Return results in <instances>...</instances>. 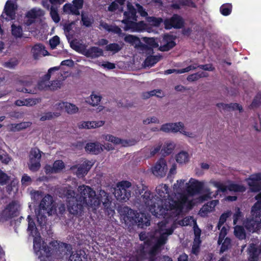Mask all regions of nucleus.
Returning <instances> with one entry per match:
<instances>
[{
  "label": "nucleus",
  "mask_w": 261,
  "mask_h": 261,
  "mask_svg": "<svg viewBox=\"0 0 261 261\" xmlns=\"http://www.w3.org/2000/svg\"><path fill=\"white\" fill-rule=\"evenodd\" d=\"M124 39L126 42L130 44L135 47H138L141 43L139 38L132 35H126Z\"/></svg>",
  "instance_id": "a18cd8bd"
},
{
  "label": "nucleus",
  "mask_w": 261,
  "mask_h": 261,
  "mask_svg": "<svg viewBox=\"0 0 261 261\" xmlns=\"http://www.w3.org/2000/svg\"><path fill=\"white\" fill-rule=\"evenodd\" d=\"M50 245L54 247L58 246V251H64L66 253L67 251L69 252L71 249L70 245L62 243H59L57 241L53 242L50 243Z\"/></svg>",
  "instance_id": "c03bdc74"
},
{
  "label": "nucleus",
  "mask_w": 261,
  "mask_h": 261,
  "mask_svg": "<svg viewBox=\"0 0 261 261\" xmlns=\"http://www.w3.org/2000/svg\"><path fill=\"white\" fill-rule=\"evenodd\" d=\"M168 170L166 161L161 159L151 168V171L153 175L158 177L164 176Z\"/></svg>",
  "instance_id": "4be33fe9"
},
{
  "label": "nucleus",
  "mask_w": 261,
  "mask_h": 261,
  "mask_svg": "<svg viewBox=\"0 0 261 261\" xmlns=\"http://www.w3.org/2000/svg\"><path fill=\"white\" fill-rule=\"evenodd\" d=\"M231 215V212L227 211L223 213L220 217L217 228L220 230L221 226L226 222L227 219Z\"/></svg>",
  "instance_id": "8fccbe9b"
},
{
  "label": "nucleus",
  "mask_w": 261,
  "mask_h": 261,
  "mask_svg": "<svg viewBox=\"0 0 261 261\" xmlns=\"http://www.w3.org/2000/svg\"><path fill=\"white\" fill-rule=\"evenodd\" d=\"M222 246L220 249L221 252H223L229 248L231 246V240L228 238H226L224 241L221 243Z\"/></svg>",
  "instance_id": "13d9d810"
},
{
  "label": "nucleus",
  "mask_w": 261,
  "mask_h": 261,
  "mask_svg": "<svg viewBox=\"0 0 261 261\" xmlns=\"http://www.w3.org/2000/svg\"><path fill=\"white\" fill-rule=\"evenodd\" d=\"M12 34L16 38L21 37L22 35V29L19 25H12Z\"/></svg>",
  "instance_id": "603ef678"
},
{
  "label": "nucleus",
  "mask_w": 261,
  "mask_h": 261,
  "mask_svg": "<svg viewBox=\"0 0 261 261\" xmlns=\"http://www.w3.org/2000/svg\"><path fill=\"white\" fill-rule=\"evenodd\" d=\"M234 233L236 237L239 239H243L246 236L243 228L240 226H236L234 227Z\"/></svg>",
  "instance_id": "5fc2aeb1"
},
{
  "label": "nucleus",
  "mask_w": 261,
  "mask_h": 261,
  "mask_svg": "<svg viewBox=\"0 0 261 261\" xmlns=\"http://www.w3.org/2000/svg\"><path fill=\"white\" fill-rule=\"evenodd\" d=\"M59 70V67H54L50 68L46 74H45L43 79L38 84V88L41 90H47L48 89V85H50V82L49 80L54 76L55 71H58Z\"/></svg>",
  "instance_id": "b1692460"
},
{
  "label": "nucleus",
  "mask_w": 261,
  "mask_h": 261,
  "mask_svg": "<svg viewBox=\"0 0 261 261\" xmlns=\"http://www.w3.org/2000/svg\"><path fill=\"white\" fill-rule=\"evenodd\" d=\"M42 4L44 7L48 10H50V16L54 21H55L56 23L60 21V19L57 10L53 7H50V4L48 3L47 1H42Z\"/></svg>",
  "instance_id": "c9c22d12"
},
{
  "label": "nucleus",
  "mask_w": 261,
  "mask_h": 261,
  "mask_svg": "<svg viewBox=\"0 0 261 261\" xmlns=\"http://www.w3.org/2000/svg\"><path fill=\"white\" fill-rule=\"evenodd\" d=\"M130 186V182L127 181L118 182L114 192V195L116 199L122 201L127 200L130 196V191L128 190Z\"/></svg>",
  "instance_id": "4468645a"
},
{
  "label": "nucleus",
  "mask_w": 261,
  "mask_h": 261,
  "mask_svg": "<svg viewBox=\"0 0 261 261\" xmlns=\"http://www.w3.org/2000/svg\"><path fill=\"white\" fill-rule=\"evenodd\" d=\"M164 24L166 29H171L172 28H180L183 25L184 21L180 16L174 15L170 19L165 20Z\"/></svg>",
  "instance_id": "a878e982"
},
{
  "label": "nucleus",
  "mask_w": 261,
  "mask_h": 261,
  "mask_svg": "<svg viewBox=\"0 0 261 261\" xmlns=\"http://www.w3.org/2000/svg\"><path fill=\"white\" fill-rule=\"evenodd\" d=\"M40 101V99L38 98H26L22 100H17L15 102V104L19 107H31L38 103Z\"/></svg>",
  "instance_id": "72a5a7b5"
},
{
  "label": "nucleus",
  "mask_w": 261,
  "mask_h": 261,
  "mask_svg": "<svg viewBox=\"0 0 261 261\" xmlns=\"http://www.w3.org/2000/svg\"><path fill=\"white\" fill-rule=\"evenodd\" d=\"M92 165L91 162L84 161L81 164L72 166L70 169L79 177H82L87 173Z\"/></svg>",
  "instance_id": "aec40b11"
},
{
  "label": "nucleus",
  "mask_w": 261,
  "mask_h": 261,
  "mask_svg": "<svg viewBox=\"0 0 261 261\" xmlns=\"http://www.w3.org/2000/svg\"><path fill=\"white\" fill-rule=\"evenodd\" d=\"M147 20L149 24L154 27L159 26L162 22V19L161 18H156L153 17H148L147 18Z\"/></svg>",
  "instance_id": "bf43d9fd"
},
{
  "label": "nucleus",
  "mask_w": 261,
  "mask_h": 261,
  "mask_svg": "<svg viewBox=\"0 0 261 261\" xmlns=\"http://www.w3.org/2000/svg\"><path fill=\"white\" fill-rule=\"evenodd\" d=\"M75 49L82 55L92 59L102 56L103 54L102 49L95 46L86 48L84 45L80 44L77 45Z\"/></svg>",
  "instance_id": "f3484780"
},
{
  "label": "nucleus",
  "mask_w": 261,
  "mask_h": 261,
  "mask_svg": "<svg viewBox=\"0 0 261 261\" xmlns=\"http://www.w3.org/2000/svg\"><path fill=\"white\" fill-rule=\"evenodd\" d=\"M20 209V204L18 201L10 202L0 213V222H4L16 216Z\"/></svg>",
  "instance_id": "9b49d317"
},
{
  "label": "nucleus",
  "mask_w": 261,
  "mask_h": 261,
  "mask_svg": "<svg viewBox=\"0 0 261 261\" xmlns=\"http://www.w3.org/2000/svg\"><path fill=\"white\" fill-rule=\"evenodd\" d=\"M65 167L63 162L61 160L55 161L51 167L50 165H46L44 169L46 173H58L60 172Z\"/></svg>",
  "instance_id": "7c9ffc66"
},
{
  "label": "nucleus",
  "mask_w": 261,
  "mask_h": 261,
  "mask_svg": "<svg viewBox=\"0 0 261 261\" xmlns=\"http://www.w3.org/2000/svg\"><path fill=\"white\" fill-rule=\"evenodd\" d=\"M175 147L174 144L170 141L166 142L162 149L161 152L163 154H169L171 153Z\"/></svg>",
  "instance_id": "49530a36"
},
{
  "label": "nucleus",
  "mask_w": 261,
  "mask_h": 261,
  "mask_svg": "<svg viewBox=\"0 0 261 261\" xmlns=\"http://www.w3.org/2000/svg\"><path fill=\"white\" fill-rule=\"evenodd\" d=\"M235 213L233 215V224L236 225L238 220L242 218V215L239 208L237 207L234 210Z\"/></svg>",
  "instance_id": "0e129e2a"
},
{
  "label": "nucleus",
  "mask_w": 261,
  "mask_h": 261,
  "mask_svg": "<svg viewBox=\"0 0 261 261\" xmlns=\"http://www.w3.org/2000/svg\"><path fill=\"white\" fill-rule=\"evenodd\" d=\"M17 8V5L15 1L8 0L5 5L2 16L7 20L14 19Z\"/></svg>",
  "instance_id": "6ab92c4d"
},
{
  "label": "nucleus",
  "mask_w": 261,
  "mask_h": 261,
  "mask_svg": "<svg viewBox=\"0 0 261 261\" xmlns=\"http://www.w3.org/2000/svg\"><path fill=\"white\" fill-rule=\"evenodd\" d=\"M105 122L102 120L82 121L78 124V127L80 128L91 129L101 127L103 126Z\"/></svg>",
  "instance_id": "2f4dec72"
},
{
  "label": "nucleus",
  "mask_w": 261,
  "mask_h": 261,
  "mask_svg": "<svg viewBox=\"0 0 261 261\" xmlns=\"http://www.w3.org/2000/svg\"><path fill=\"white\" fill-rule=\"evenodd\" d=\"M127 11L124 13V18L122 21V22L125 24L124 30L132 32H140L145 30L149 32L146 24L143 21L136 22V9L133 7L130 3H127Z\"/></svg>",
  "instance_id": "423d86ee"
},
{
  "label": "nucleus",
  "mask_w": 261,
  "mask_h": 261,
  "mask_svg": "<svg viewBox=\"0 0 261 261\" xmlns=\"http://www.w3.org/2000/svg\"><path fill=\"white\" fill-rule=\"evenodd\" d=\"M66 198L68 210L70 213L77 214L82 207H86L90 211H94L98 207L100 201L108 210L109 215H113L114 210L110 208L111 202L107 193L103 190H99L98 196L89 186L82 185L79 186L77 193L73 191L70 187L64 190L61 193Z\"/></svg>",
  "instance_id": "f257e3e1"
},
{
  "label": "nucleus",
  "mask_w": 261,
  "mask_h": 261,
  "mask_svg": "<svg viewBox=\"0 0 261 261\" xmlns=\"http://www.w3.org/2000/svg\"><path fill=\"white\" fill-rule=\"evenodd\" d=\"M210 183L218 189V191L225 192L229 190L234 192H243L246 190L244 186L236 184L230 181L223 183L220 181L211 180Z\"/></svg>",
  "instance_id": "2eb2a0df"
},
{
  "label": "nucleus",
  "mask_w": 261,
  "mask_h": 261,
  "mask_svg": "<svg viewBox=\"0 0 261 261\" xmlns=\"http://www.w3.org/2000/svg\"><path fill=\"white\" fill-rule=\"evenodd\" d=\"M200 243V240L198 239V238L197 239H194L192 249V252L193 253L196 254L198 252Z\"/></svg>",
  "instance_id": "69168bd1"
},
{
  "label": "nucleus",
  "mask_w": 261,
  "mask_h": 261,
  "mask_svg": "<svg viewBox=\"0 0 261 261\" xmlns=\"http://www.w3.org/2000/svg\"><path fill=\"white\" fill-rule=\"evenodd\" d=\"M175 38L173 36L166 35L161 41L160 50L161 51H168L175 45Z\"/></svg>",
  "instance_id": "bb28decb"
},
{
  "label": "nucleus",
  "mask_w": 261,
  "mask_h": 261,
  "mask_svg": "<svg viewBox=\"0 0 261 261\" xmlns=\"http://www.w3.org/2000/svg\"><path fill=\"white\" fill-rule=\"evenodd\" d=\"M101 99V97L100 94L98 93H96L95 92H93L89 98H88L86 101L89 103L90 105L95 106L98 105L99 102L100 101Z\"/></svg>",
  "instance_id": "37998d69"
},
{
  "label": "nucleus",
  "mask_w": 261,
  "mask_h": 261,
  "mask_svg": "<svg viewBox=\"0 0 261 261\" xmlns=\"http://www.w3.org/2000/svg\"><path fill=\"white\" fill-rule=\"evenodd\" d=\"M164 94L162 91L159 90H154L150 92H147L143 94V97L144 98H148L151 96L155 95L158 97H162Z\"/></svg>",
  "instance_id": "6e6d98bb"
},
{
  "label": "nucleus",
  "mask_w": 261,
  "mask_h": 261,
  "mask_svg": "<svg viewBox=\"0 0 261 261\" xmlns=\"http://www.w3.org/2000/svg\"><path fill=\"white\" fill-rule=\"evenodd\" d=\"M144 194L140 200L143 206L156 217H163L164 220H172L175 222L176 200L169 187L166 184H160L156 188V195L154 197L147 188L143 189Z\"/></svg>",
  "instance_id": "f03ea898"
},
{
  "label": "nucleus",
  "mask_w": 261,
  "mask_h": 261,
  "mask_svg": "<svg viewBox=\"0 0 261 261\" xmlns=\"http://www.w3.org/2000/svg\"><path fill=\"white\" fill-rule=\"evenodd\" d=\"M121 219L125 224H138V226L143 227L149 225V219L143 213L136 214L134 211L127 206L121 207L119 210Z\"/></svg>",
  "instance_id": "0eeeda50"
},
{
  "label": "nucleus",
  "mask_w": 261,
  "mask_h": 261,
  "mask_svg": "<svg viewBox=\"0 0 261 261\" xmlns=\"http://www.w3.org/2000/svg\"><path fill=\"white\" fill-rule=\"evenodd\" d=\"M101 138L105 141L112 142L115 145H120L121 146L127 147L135 145L139 140L134 139L129 140H122L118 137L110 134H103Z\"/></svg>",
  "instance_id": "a211bd4d"
},
{
  "label": "nucleus",
  "mask_w": 261,
  "mask_h": 261,
  "mask_svg": "<svg viewBox=\"0 0 261 261\" xmlns=\"http://www.w3.org/2000/svg\"><path fill=\"white\" fill-rule=\"evenodd\" d=\"M160 59V57L156 56H149L145 61V65L147 66H152L154 64L157 63Z\"/></svg>",
  "instance_id": "864d4df0"
},
{
  "label": "nucleus",
  "mask_w": 261,
  "mask_h": 261,
  "mask_svg": "<svg viewBox=\"0 0 261 261\" xmlns=\"http://www.w3.org/2000/svg\"><path fill=\"white\" fill-rule=\"evenodd\" d=\"M125 0H116L109 7L110 11H118L122 12L123 10V6Z\"/></svg>",
  "instance_id": "ea45409f"
},
{
  "label": "nucleus",
  "mask_w": 261,
  "mask_h": 261,
  "mask_svg": "<svg viewBox=\"0 0 261 261\" xmlns=\"http://www.w3.org/2000/svg\"><path fill=\"white\" fill-rule=\"evenodd\" d=\"M20 209V204L18 201L10 202L0 213V222H4L16 216Z\"/></svg>",
  "instance_id": "f8f14e48"
},
{
  "label": "nucleus",
  "mask_w": 261,
  "mask_h": 261,
  "mask_svg": "<svg viewBox=\"0 0 261 261\" xmlns=\"http://www.w3.org/2000/svg\"><path fill=\"white\" fill-rule=\"evenodd\" d=\"M82 20L83 24L86 27H89L92 24L93 20L87 15L82 13Z\"/></svg>",
  "instance_id": "338daca9"
},
{
  "label": "nucleus",
  "mask_w": 261,
  "mask_h": 261,
  "mask_svg": "<svg viewBox=\"0 0 261 261\" xmlns=\"http://www.w3.org/2000/svg\"><path fill=\"white\" fill-rule=\"evenodd\" d=\"M20 209V204L18 201L10 202L0 213V222H4L16 216Z\"/></svg>",
  "instance_id": "ddd939ff"
},
{
  "label": "nucleus",
  "mask_w": 261,
  "mask_h": 261,
  "mask_svg": "<svg viewBox=\"0 0 261 261\" xmlns=\"http://www.w3.org/2000/svg\"><path fill=\"white\" fill-rule=\"evenodd\" d=\"M257 202L251 210L252 218L247 219L244 225L250 232H255L261 228V193L256 197Z\"/></svg>",
  "instance_id": "6e6552de"
},
{
  "label": "nucleus",
  "mask_w": 261,
  "mask_h": 261,
  "mask_svg": "<svg viewBox=\"0 0 261 261\" xmlns=\"http://www.w3.org/2000/svg\"><path fill=\"white\" fill-rule=\"evenodd\" d=\"M179 4H173L172 7L174 9H179L180 6H186L190 7H195L194 3L192 0H177Z\"/></svg>",
  "instance_id": "de8ad7c7"
},
{
  "label": "nucleus",
  "mask_w": 261,
  "mask_h": 261,
  "mask_svg": "<svg viewBox=\"0 0 261 261\" xmlns=\"http://www.w3.org/2000/svg\"><path fill=\"white\" fill-rule=\"evenodd\" d=\"M227 229L225 226L222 227V228L220 229V232L218 241V244L219 245H220L223 241L224 238L227 233Z\"/></svg>",
  "instance_id": "e2e57ef3"
},
{
  "label": "nucleus",
  "mask_w": 261,
  "mask_h": 261,
  "mask_svg": "<svg viewBox=\"0 0 261 261\" xmlns=\"http://www.w3.org/2000/svg\"><path fill=\"white\" fill-rule=\"evenodd\" d=\"M246 181L252 192L259 191L261 189V172L252 174Z\"/></svg>",
  "instance_id": "412c9836"
},
{
  "label": "nucleus",
  "mask_w": 261,
  "mask_h": 261,
  "mask_svg": "<svg viewBox=\"0 0 261 261\" xmlns=\"http://www.w3.org/2000/svg\"><path fill=\"white\" fill-rule=\"evenodd\" d=\"M54 73L55 74L52 77H57L58 80L50 82V85L48 86V89L50 90H56L60 88L62 85V81L65 79V76H64L62 73L58 72V71H55Z\"/></svg>",
  "instance_id": "c85d7f7f"
},
{
  "label": "nucleus",
  "mask_w": 261,
  "mask_h": 261,
  "mask_svg": "<svg viewBox=\"0 0 261 261\" xmlns=\"http://www.w3.org/2000/svg\"><path fill=\"white\" fill-rule=\"evenodd\" d=\"M204 182L191 178L188 181L185 179L177 180L173 185L174 200H176V214H181L191 210L194 205L202 202L215 196V194L209 190H206V194L199 196L195 195L202 189Z\"/></svg>",
  "instance_id": "7ed1b4c3"
},
{
  "label": "nucleus",
  "mask_w": 261,
  "mask_h": 261,
  "mask_svg": "<svg viewBox=\"0 0 261 261\" xmlns=\"http://www.w3.org/2000/svg\"><path fill=\"white\" fill-rule=\"evenodd\" d=\"M176 222L172 220H163L159 222L153 234L147 237L145 232L139 234L141 240H144L145 247L148 248V255L151 260H153L154 256L161 250L162 247L166 243L168 238L172 234L175 228Z\"/></svg>",
  "instance_id": "20e7f679"
},
{
  "label": "nucleus",
  "mask_w": 261,
  "mask_h": 261,
  "mask_svg": "<svg viewBox=\"0 0 261 261\" xmlns=\"http://www.w3.org/2000/svg\"><path fill=\"white\" fill-rule=\"evenodd\" d=\"M85 149L87 152L97 154L103 151L102 146L98 142L87 143Z\"/></svg>",
  "instance_id": "473e14b6"
},
{
  "label": "nucleus",
  "mask_w": 261,
  "mask_h": 261,
  "mask_svg": "<svg viewBox=\"0 0 261 261\" xmlns=\"http://www.w3.org/2000/svg\"><path fill=\"white\" fill-rule=\"evenodd\" d=\"M217 106L221 110H238L239 111V112H241L242 110V107L237 103H230L228 105L223 103H218Z\"/></svg>",
  "instance_id": "4c0bfd02"
},
{
  "label": "nucleus",
  "mask_w": 261,
  "mask_h": 261,
  "mask_svg": "<svg viewBox=\"0 0 261 261\" xmlns=\"http://www.w3.org/2000/svg\"><path fill=\"white\" fill-rule=\"evenodd\" d=\"M53 202L52 197L48 195L45 196L42 200L39 210L36 212L38 221L40 225H43L45 222V217L44 216L45 214L51 215L55 213V209Z\"/></svg>",
  "instance_id": "1a4fd4ad"
},
{
  "label": "nucleus",
  "mask_w": 261,
  "mask_h": 261,
  "mask_svg": "<svg viewBox=\"0 0 261 261\" xmlns=\"http://www.w3.org/2000/svg\"><path fill=\"white\" fill-rule=\"evenodd\" d=\"M60 115V113H52L51 112H47V113L44 114L41 116V117L40 118V120L42 121H44L46 120L53 118L54 117H58Z\"/></svg>",
  "instance_id": "052dcab7"
},
{
  "label": "nucleus",
  "mask_w": 261,
  "mask_h": 261,
  "mask_svg": "<svg viewBox=\"0 0 261 261\" xmlns=\"http://www.w3.org/2000/svg\"><path fill=\"white\" fill-rule=\"evenodd\" d=\"M219 203L218 200H214L204 204L199 212L201 217L206 216L209 213L215 210V207Z\"/></svg>",
  "instance_id": "cd10ccee"
},
{
  "label": "nucleus",
  "mask_w": 261,
  "mask_h": 261,
  "mask_svg": "<svg viewBox=\"0 0 261 261\" xmlns=\"http://www.w3.org/2000/svg\"><path fill=\"white\" fill-rule=\"evenodd\" d=\"M190 157L188 153L186 151H182L176 155L175 160L176 162L180 164H186L189 161Z\"/></svg>",
  "instance_id": "58836bf2"
},
{
  "label": "nucleus",
  "mask_w": 261,
  "mask_h": 261,
  "mask_svg": "<svg viewBox=\"0 0 261 261\" xmlns=\"http://www.w3.org/2000/svg\"><path fill=\"white\" fill-rule=\"evenodd\" d=\"M145 42L150 46V47H156L159 46L158 42L153 38H144Z\"/></svg>",
  "instance_id": "774afa93"
},
{
  "label": "nucleus",
  "mask_w": 261,
  "mask_h": 261,
  "mask_svg": "<svg viewBox=\"0 0 261 261\" xmlns=\"http://www.w3.org/2000/svg\"><path fill=\"white\" fill-rule=\"evenodd\" d=\"M196 68V66H189L186 68L180 69V70H177V69H168V70L165 71V74H171L172 73H177V74L183 73L185 72H188L192 69H195Z\"/></svg>",
  "instance_id": "09e8293b"
},
{
  "label": "nucleus",
  "mask_w": 261,
  "mask_h": 261,
  "mask_svg": "<svg viewBox=\"0 0 261 261\" xmlns=\"http://www.w3.org/2000/svg\"><path fill=\"white\" fill-rule=\"evenodd\" d=\"M122 47V44L119 45L117 43H111L106 46V50L112 52L113 54H115L120 50Z\"/></svg>",
  "instance_id": "3c124183"
},
{
  "label": "nucleus",
  "mask_w": 261,
  "mask_h": 261,
  "mask_svg": "<svg viewBox=\"0 0 261 261\" xmlns=\"http://www.w3.org/2000/svg\"><path fill=\"white\" fill-rule=\"evenodd\" d=\"M195 223V220L192 217H185L183 220L179 222V224L182 226H187Z\"/></svg>",
  "instance_id": "680f3d73"
},
{
  "label": "nucleus",
  "mask_w": 261,
  "mask_h": 261,
  "mask_svg": "<svg viewBox=\"0 0 261 261\" xmlns=\"http://www.w3.org/2000/svg\"><path fill=\"white\" fill-rule=\"evenodd\" d=\"M57 110H62L64 109L68 114H74L79 112V108L74 104L68 102H60L55 105Z\"/></svg>",
  "instance_id": "393cba45"
},
{
  "label": "nucleus",
  "mask_w": 261,
  "mask_h": 261,
  "mask_svg": "<svg viewBox=\"0 0 261 261\" xmlns=\"http://www.w3.org/2000/svg\"><path fill=\"white\" fill-rule=\"evenodd\" d=\"M31 52L35 58H37V56L40 55L45 56L48 55V52L45 49L44 46L40 44L35 45L32 48Z\"/></svg>",
  "instance_id": "e433bc0d"
},
{
  "label": "nucleus",
  "mask_w": 261,
  "mask_h": 261,
  "mask_svg": "<svg viewBox=\"0 0 261 261\" xmlns=\"http://www.w3.org/2000/svg\"><path fill=\"white\" fill-rule=\"evenodd\" d=\"M231 9V5L229 4H226L223 5L220 7V12L222 15L227 16L230 14Z\"/></svg>",
  "instance_id": "4d7b16f0"
},
{
  "label": "nucleus",
  "mask_w": 261,
  "mask_h": 261,
  "mask_svg": "<svg viewBox=\"0 0 261 261\" xmlns=\"http://www.w3.org/2000/svg\"><path fill=\"white\" fill-rule=\"evenodd\" d=\"M44 15V12L40 8H33L29 11L27 15L26 18L28 19L27 23L29 25L32 23L34 20L38 17Z\"/></svg>",
  "instance_id": "c756f323"
},
{
  "label": "nucleus",
  "mask_w": 261,
  "mask_h": 261,
  "mask_svg": "<svg viewBox=\"0 0 261 261\" xmlns=\"http://www.w3.org/2000/svg\"><path fill=\"white\" fill-rule=\"evenodd\" d=\"M83 0H74L73 5L66 4L63 7L64 12L68 14L80 15L79 10L83 7Z\"/></svg>",
  "instance_id": "5701e85b"
},
{
  "label": "nucleus",
  "mask_w": 261,
  "mask_h": 261,
  "mask_svg": "<svg viewBox=\"0 0 261 261\" xmlns=\"http://www.w3.org/2000/svg\"><path fill=\"white\" fill-rule=\"evenodd\" d=\"M31 124L30 122H23L18 124H11L8 125L7 127L10 131H20L30 127Z\"/></svg>",
  "instance_id": "f704fd0d"
},
{
  "label": "nucleus",
  "mask_w": 261,
  "mask_h": 261,
  "mask_svg": "<svg viewBox=\"0 0 261 261\" xmlns=\"http://www.w3.org/2000/svg\"><path fill=\"white\" fill-rule=\"evenodd\" d=\"M28 231L30 234L34 238L33 247L35 254L40 261H51L52 255L55 252L58 251L57 248L51 249L46 248L45 243L41 241L40 234L30 216H28Z\"/></svg>",
  "instance_id": "39448f33"
},
{
  "label": "nucleus",
  "mask_w": 261,
  "mask_h": 261,
  "mask_svg": "<svg viewBox=\"0 0 261 261\" xmlns=\"http://www.w3.org/2000/svg\"><path fill=\"white\" fill-rule=\"evenodd\" d=\"M100 26L108 32H111L118 34L119 36L123 35L121 30L116 25H109L106 23H101Z\"/></svg>",
  "instance_id": "79ce46f5"
},
{
  "label": "nucleus",
  "mask_w": 261,
  "mask_h": 261,
  "mask_svg": "<svg viewBox=\"0 0 261 261\" xmlns=\"http://www.w3.org/2000/svg\"><path fill=\"white\" fill-rule=\"evenodd\" d=\"M43 153L37 148H32L29 153L28 166L29 169L33 171L39 170L41 167V158Z\"/></svg>",
  "instance_id": "dca6fc26"
},
{
  "label": "nucleus",
  "mask_w": 261,
  "mask_h": 261,
  "mask_svg": "<svg viewBox=\"0 0 261 261\" xmlns=\"http://www.w3.org/2000/svg\"><path fill=\"white\" fill-rule=\"evenodd\" d=\"M160 130L166 133L179 132L189 138H194L195 136L193 133L187 130L184 123L181 122L166 123L162 125Z\"/></svg>",
  "instance_id": "9d476101"
},
{
  "label": "nucleus",
  "mask_w": 261,
  "mask_h": 261,
  "mask_svg": "<svg viewBox=\"0 0 261 261\" xmlns=\"http://www.w3.org/2000/svg\"><path fill=\"white\" fill-rule=\"evenodd\" d=\"M85 253L84 251L79 250L72 253L69 259L70 261H86Z\"/></svg>",
  "instance_id": "a19ab883"
}]
</instances>
